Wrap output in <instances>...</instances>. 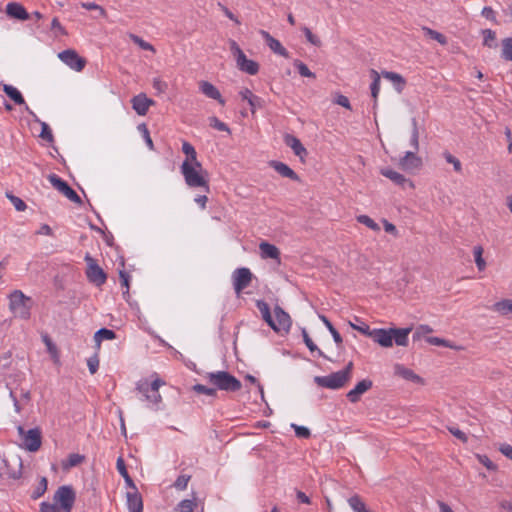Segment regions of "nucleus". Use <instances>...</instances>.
I'll return each mask as SVG.
<instances>
[{
  "label": "nucleus",
  "mask_w": 512,
  "mask_h": 512,
  "mask_svg": "<svg viewBox=\"0 0 512 512\" xmlns=\"http://www.w3.org/2000/svg\"><path fill=\"white\" fill-rule=\"evenodd\" d=\"M422 30L425 33V35L429 36L433 40H436L441 45L447 44V38L443 34L437 32L429 27H423Z\"/></svg>",
  "instance_id": "nucleus-40"
},
{
  "label": "nucleus",
  "mask_w": 512,
  "mask_h": 512,
  "mask_svg": "<svg viewBox=\"0 0 512 512\" xmlns=\"http://www.w3.org/2000/svg\"><path fill=\"white\" fill-rule=\"evenodd\" d=\"M372 387V381L364 379L356 384V386L347 393V398L351 403H356L360 397Z\"/></svg>",
  "instance_id": "nucleus-17"
},
{
  "label": "nucleus",
  "mask_w": 512,
  "mask_h": 512,
  "mask_svg": "<svg viewBox=\"0 0 512 512\" xmlns=\"http://www.w3.org/2000/svg\"><path fill=\"white\" fill-rule=\"evenodd\" d=\"M432 329L428 325H420L413 333V340L420 339L423 335L431 333Z\"/></svg>",
  "instance_id": "nucleus-60"
},
{
  "label": "nucleus",
  "mask_w": 512,
  "mask_h": 512,
  "mask_svg": "<svg viewBox=\"0 0 512 512\" xmlns=\"http://www.w3.org/2000/svg\"><path fill=\"white\" fill-rule=\"evenodd\" d=\"M138 130L142 134V137H143L145 143L147 144L148 148L150 150H153L154 149V144H153V141H152V139L150 137V133H149L147 125L145 123L139 124L138 125Z\"/></svg>",
  "instance_id": "nucleus-46"
},
{
  "label": "nucleus",
  "mask_w": 512,
  "mask_h": 512,
  "mask_svg": "<svg viewBox=\"0 0 512 512\" xmlns=\"http://www.w3.org/2000/svg\"><path fill=\"white\" fill-rule=\"evenodd\" d=\"M501 57L506 61H512V38L508 37L502 40Z\"/></svg>",
  "instance_id": "nucleus-38"
},
{
  "label": "nucleus",
  "mask_w": 512,
  "mask_h": 512,
  "mask_svg": "<svg viewBox=\"0 0 512 512\" xmlns=\"http://www.w3.org/2000/svg\"><path fill=\"white\" fill-rule=\"evenodd\" d=\"M9 310L15 318L28 320L31 316L33 300L21 290H14L8 295Z\"/></svg>",
  "instance_id": "nucleus-3"
},
{
  "label": "nucleus",
  "mask_w": 512,
  "mask_h": 512,
  "mask_svg": "<svg viewBox=\"0 0 512 512\" xmlns=\"http://www.w3.org/2000/svg\"><path fill=\"white\" fill-rule=\"evenodd\" d=\"M422 160L415 152L407 151L399 160V166L405 171H412L420 168Z\"/></svg>",
  "instance_id": "nucleus-15"
},
{
  "label": "nucleus",
  "mask_w": 512,
  "mask_h": 512,
  "mask_svg": "<svg viewBox=\"0 0 512 512\" xmlns=\"http://www.w3.org/2000/svg\"><path fill=\"white\" fill-rule=\"evenodd\" d=\"M116 467H117L119 474L124 478L126 485L131 489H135L136 486L127 471L125 462L122 457H119L117 459Z\"/></svg>",
  "instance_id": "nucleus-30"
},
{
  "label": "nucleus",
  "mask_w": 512,
  "mask_h": 512,
  "mask_svg": "<svg viewBox=\"0 0 512 512\" xmlns=\"http://www.w3.org/2000/svg\"><path fill=\"white\" fill-rule=\"evenodd\" d=\"M193 391L198 394H205L207 396L216 397L217 391L214 387H207L202 384H195L192 387Z\"/></svg>",
  "instance_id": "nucleus-44"
},
{
  "label": "nucleus",
  "mask_w": 512,
  "mask_h": 512,
  "mask_svg": "<svg viewBox=\"0 0 512 512\" xmlns=\"http://www.w3.org/2000/svg\"><path fill=\"white\" fill-rule=\"evenodd\" d=\"M6 13L8 16L18 19V20H27L29 19V14L25 10V8L16 2H10L6 6Z\"/></svg>",
  "instance_id": "nucleus-23"
},
{
  "label": "nucleus",
  "mask_w": 512,
  "mask_h": 512,
  "mask_svg": "<svg viewBox=\"0 0 512 512\" xmlns=\"http://www.w3.org/2000/svg\"><path fill=\"white\" fill-rule=\"evenodd\" d=\"M284 142L293 150L294 154L298 156L301 160L307 156L308 152L306 148L303 146V144L297 137L290 134H286L284 137Z\"/></svg>",
  "instance_id": "nucleus-21"
},
{
  "label": "nucleus",
  "mask_w": 512,
  "mask_h": 512,
  "mask_svg": "<svg viewBox=\"0 0 512 512\" xmlns=\"http://www.w3.org/2000/svg\"><path fill=\"white\" fill-rule=\"evenodd\" d=\"M205 377L216 390L237 392L242 388V383L227 371L209 372Z\"/></svg>",
  "instance_id": "nucleus-4"
},
{
  "label": "nucleus",
  "mask_w": 512,
  "mask_h": 512,
  "mask_svg": "<svg viewBox=\"0 0 512 512\" xmlns=\"http://www.w3.org/2000/svg\"><path fill=\"white\" fill-rule=\"evenodd\" d=\"M115 338H116L115 332L113 330H110L107 328L99 329L94 335V339L98 343H100L103 340H113Z\"/></svg>",
  "instance_id": "nucleus-36"
},
{
  "label": "nucleus",
  "mask_w": 512,
  "mask_h": 512,
  "mask_svg": "<svg viewBox=\"0 0 512 512\" xmlns=\"http://www.w3.org/2000/svg\"><path fill=\"white\" fill-rule=\"evenodd\" d=\"M274 315H275V327L276 329H273L275 332H281V331H289L292 321L291 317L288 313H286L280 306H276L274 308Z\"/></svg>",
  "instance_id": "nucleus-14"
},
{
  "label": "nucleus",
  "mask_w": 512,
  "mask_h": 512,
  "mask_svg": "<svg viewBox=\"0 0 512 512\" xmlns=\"http://www.w3.org/2000/svg\"><path fill=\"white\" fill-rule=\"evenodd\" d=\"M291 427L294 429L295 435L299 438L306 439V438H309L311 435L310 430L305 426H299L296 424H292Z\"/></svg>",
  "instance_id": "nucleus-55"
},
{
  "label": "nucleus",
  "mask_w": 512,
  "mask_h": 512,
  "mask_svg": "<svg viewBox=\"0 0 512 512\" xmlns=\"http://www.w3.org/2000/svg\"><path fill=\"white\" fill-rule=\"evenodd\" d=\"M152 86L159 94L165 93L166 90L168 89V84L160 78H154Z\"/></svg>",
  "instance_id": "nucleus-59"
},
{
  "label": "nucleus",
  "mask_w": 512,
  "mask_h": 512,
  "mask_svg": "<svg viewBox=\"0 0 512 512\" xmlns=\"http://www.w3.org/2000/svg\"><path fill=\"white\" fill-rule=\"evenodd\" d=\"M190 480L189 475H180L174 482V487L178 490H185Z\"/></svg>",
  "instance_id": "nucleus-58"
},
{
  "label": "nucleus",
  "mask_w": 512,
  "mask_h": 512,
  "mask_svg": "<svg viewBox=\"0 0 512 512\" xmlns=\"http://www.w3.org/2000/svg\"><path fill=\"white\" fill-rule=\"evenodd\" d=\"M411 330V328L373 329L370 338L385 348L391 347L393 341L398 346H407Z\"/></svg>",
  "instance_id": "nucleus-1"
},
{
  "label": "nucleus",
  "mask_w": 512,
  "mask_h": 512,
  "mask_svg": "<svg viewBox=\"0 0 512 512\" xmlns=\"http://www.w3.org/2000/svg\"><path fill=\"white\" fill-rule=\"evenodd\" d=\"M127 508L129 512H143V500L140 493L135 489L126 493Z\"/></svg>",
  "instance_id": "nucleus-19"
},
{
  "label": "nucleus",
  "mask_w": 512,
  "mask_h": 512,
  "mask_svg": "<svg viewBox=\"0 0 512 512\" xmlns=\"http://www.w3.org/2000/svg\"><path fill=\"white\" fill-rule=\"evenodd\" d=\"M357 221L359 223L367 226L368 228H370L373 231H379L380 230V226L372 218H370L367 215H359L357 217Z\"/></svg>",
  "instance_id": "nucleus-47"
},
{
  "label": "nucleus",
  "mask_w": 512,
  "mask_h": 512,
  "mask_svg": "<svg viewBox=\"0 0 512 512\" xmlns=\"http://www.w3.org/2000/svg\"><path fill=\"white\" fill-rule=\"evenodd\" d=\"M256 307L260 311L263 320L272 328L276 329L275 327V321L272 318L270 307L264 300H257L256 301Z\"/></svg>",
  "instance_id": "nucleus-26"
},
{
  "label": "nucleus",
  "mask_w": 512,
  "mask_h": 512,
  "mask_svg": "<svg viewBox=\"0 0 512 512\" xmlns=\"http://www.w3.org/2000/svg\"><path fill=\"white\" fill-rule=\"evenodd\" d=\"M493 310L503 315L512 314V300L506 299L496 302L493 305Z\"/></svg>",
  "instance_id": "nucleus-34"
},
{
  "label": "nucleus",
  "mask_w": 512,
  "mask_h": 512,
  "mask_svg": "<svg viewBox=\"0 0 512 512\" xmlns=\"http://www.w3.org/2000/svg\"><path fill=\"white\" fill-rule=\"evenodd\" d=\"M381 174L397 185L404 186L406 183H408L411 187L413 186L412 183L406 179L404 175L392 169H381Z\"/></svg>",
  "instance_id": "nucleus-25"
},
{
  "label": "nucleus",
  "mask_w": 512,
  "mask_h": 512,
  "mask_svg": "<svg viewBox=\"0 0 512 512\" xmlns=\"http://www.w3.org/2000/svg\"><path fill=\"white\" fill-rule=\"evenodd\" d=\"M293 64L297 68L299 74L302 77H308V78H315L316 77L315 74L313 72H311L309 70V68L307 67V65L305 63H303L302 61L296 59Z\"/></svg>",
  "instance_id": "nucleus-43"
},
{
  "label": "nucleus",
  "mask_w": 512,
  "mask_h": 512,
  "mask_svg": "<svg viewBox=\"0 0 512 512\" xmlns=\"http://www.w3.org/2000/svg\"><path fill=\"white\" fill-rule=\"evenodd\" d=\"M5 196L9 199V201L11 202V204L14 206L15 210L18 211V212H22V211H25L26 208H27V205L26 203L21 199L19 198L18 196H15L12 192L10 191H7L5 193Z\"/></svg>",
  "instance_id": "nucleus-35"
},
{
  "label": "nucleus",
  "mask_w": 512,
  "mask_h": 512,
  "mask_svg": "<svg viewBox=\"0 0 512 512\" xmlns=\"http://www.w3.org/2000/svg\"><path fill=\"white\" fill-rule=\"evenodd\" d=\"M47 178L51 185L64 196H66L70 201L76 204L82 203V200L79 197V195L68 185L66 181L61 179L56 174H49Z\"/></svg>",
  "instance_id": "nucleus-12"
},
{
  "label": "nucleus",
  "mask_w": 512,
  "mask_h": 512,
  "mask_svg": "<svg viewBox=\"0 0 512 512\" xmlns=\"http://www.w3.org/2000/svg\"><path fill=\"white\" fill-rule=\"evenodd\" d=\"M131 102L132 108L140 116L146 115L149 107L154 104V101L149 99L145 94H139L137 96H134Z\"/></svg>",
  "instance_id": "nucleus-16"
},
{
  "label": "nucleus",
  "mask_w": 512,
  "mask_h": 512,
  "mask_svg": "<svg viewBox=\"0 0 512 512\" xmlns=\"http://www.w3.org/2000/svg\"><path fill=\"white\" fill-rule=\"evenodd\" d=\"M394 370H395L396 375H398L406 380H411V381H419L420 380V377L418 375H416L411 369H408L401 364H396L394 367Z\"/></svg>",
  "instance_id": "nucleus-31"
},
{
  "label": "nucleus",
  "mask_w": 512,
  "mask_h": 512,
  "mask_svg": "<svg viewBox=\"0 0 512 512\" xmlns=\"http://www.w3.org/2000/svg\"><path fill=\"white\" fill-rule=\"evenodd\" d=\"M253 274L246 267L237 268L232 273L233 288L237 295L246 289L252 282Z\"/></svg>",
  "instance_id": "nucleus-11"
},
{
  "label": "nucleus",
  "mask_w": 512,
  "mask_h": 512,
  "mask_svg": "<svg viewBox=\"0 0 512 512\" xmlns=\"http://www.w3.org/2000/svg\"><path fill=\"white\" fill-rule=\"evenodd\" d=\"M209 124L212 128L218 130V131H223V132H227V133H231V130L230 128L228 127V125L222 121H220L217 117L215 116H212L209 118Z\"/></svg>",
  "instance_id": "nucleus-45"
},
{
  "label": "nucleus",
  "mask_w": 512,
  "mask_h": 512,
  "mask_svg": "<svg viewBox=\"0 0 512 512\" xmlns=\"http://www.w3.org/2000/svg\"><path fill=\"white\" fill-rule=\"evenodd\" d=\"M87 263L86 276L89 282L96 286H102L106 280L107 275L104 270L97 264L96 260L89 254L85 255L84 258Z\"/></svg>",
  "instance_id": "nucleus-10"
},
{
  "label": "nucleus",
  "mask_w": 512,
  "mask_h": 512,
  "mask_svg": "<svg viewBox=\"0 0 512 512\" xmlns=\"http://www.w3.org/2000/svg\"><path fill=\"white\" fill-rule=\"evenodd\" d=\"M196 506L197 504L195 498L184 499L178 503L176 510L179 512H193Z\"/></svg>",
  "instance_id": "nucleus-39"
},
{
  "label": "nucleus",
  "mask_w": 512,
  "mask_h": 512,
  "mask_svg": "<svg viewBox=\"0 0 512 512\" xmlns=\"http://www.w3.org/2000/svg\"><path fill=\"white\" fill-rule=\"evenodd\" d=\"M165 382L157 378L151 383L147 380H141L136 385V391L141 395L140 400L148 402V407L154 411L160 410L159 404L162 402V397L159 393V388Z\"/></svg>",
  "instance_id": "nucleus-2"
},
{
  "label": "nucleus",
  "mask_w": 512,
  "mask_h": 512,
  "mask_svg": "<svg viewBox=\"0 0 512 512\" xmlns=\"http://www.w3.org/2000/svg\"><path fill=\"white\" fill-rule=\"evenodd\" d=\"M229 46L237 68L249 75H256L259 71V64L254 60L248 59L235 40H229Z\"/></svg>",
  "instance_id": "nucleus-6"
},
{
  "label": "nucleus",
  "mask_w": 512,
  "mask_h": 512,
  "mask_svg": "<svg viewBox=\"0 0 512 512\" xmlns=\"http://www.w3.org/2000/svg\"><path fill=\"white\" fill-rule=\"evenodd\" d=\"M352 368L353 363L349 362L343 370L333 372L327 376H316L314 381L320 387L333 390L342 388L351 378Z\"/></svg>",
  "instance_id": "nucleus-5"
},
{
  "label": "nucleus",
  "mask_w": 512,
  "mask_h": 512,
  "mask_svg": "<svg viewBox=\"0 0 512 512\" xmlns=\"http://www.w3.org/2000/svg\"><path fill=\"white\" fill-rule=\"evenodd\" d=\"M370 74H371V78H372V83L370 85L371 96L374 100V107H376L377 98H378V94L380 91L381 79H380L379 73L374 69L371 70Z\"/></svg>",
  "instance_id": "nucleus-29"
},
{
  "label": "nucleus",
  "mask_w": 512,
  "mask_h": 512,
  "mask_svg": "<svg viewBox=\"0 0 512 512\" xmlns=\"http://www.w3.org/2000/svg\"><path fill=\"white\" fill-rule=\"evenodd\" d=\"M47 486H48L47 478L42 477L40 479V482L37 485V487L33 490L32 494H31V498L36 500V499L40 498L41 496H43L47 490Z\"/></svg>",
  "instance_id": "nucleus-41"
},
{
  "label": "nucleus",
  "mask_w": 512,
  "mask_h": 512,
  "mask_svg": "<svg viewBox=\"0 0 512 512\" xmlns=\"http://www.w3.org/2000/svg\"><path fill=\"white\" fill-rule=\"evenodd\" d=\"M182 151L184 154H186L189 161L197 159V152L195 148L187 141H183L182 143Z\"/></svg>",
  "instance_id": "nucleus-51"
},
{
  "label": "nucleus",
  "mask_w": 512,
  "mask_h": 512,
  "mask_svg": "<svg viewBox=\"0 0 512 512\" xmlns=\"http://www.w3.org/2000/svg\"><path fill=\"white\" fill-rule=\"evenodd\" d=\"M382 75L393 83L397 92H402L405 86V80L400 74L391 71H384L382 72Z\"/></svg>",
  "instance_id": "nucleus-28"
},
{
  "label": "nucleus",
  "mask_w": 512,
  "mask_h": 512,
  "mask_svg": "<svg viewBox=\"0 0 512 512\" xmlns=\"http://www.w3.org/2000/svg\"><path fill=\"white\" fill-rule=\"evenodd\" d=\"M260 255L263 259H280V251L279 249L266 241H263L259 244Z\"/></svg>",
  "instance_id": "nucleus-24"
},
{
  "label": "nucleus",
  "mask_w": 512,
  "mask_h": 512,
  "mask_svg": "<svg viewBox=\"0 0 512 512\" xmlns=\"http://www.w3.org/2000/svg\"><path fill=\"white\" fill-rule=\"evenodd\" d=\"M87 365L91 374H95L99 367V359L97 356L90 357L87 360Z\"/></svg>",
  "instance_id": "nucleus-63"
},
{
  "label": "nucleus",
  "mask_w": 512,
  "mask_h": 512,
  "mask_svg": "<svg viewBox=\"0 0 512 512\" xmlns=\"http://www.w3.org/2000/svg\"><path fill=\"white\" fill-rule=\"evenodd\" d=\"M348 504L354 512H370L358 495L350 497L348 499Z\"/></svg>",
  "instance_id": "nucleus-32"
},
{
  "label": "nucleus",
  "mask_w": 512,
  "mask_h": 512,
  "mask_svg": "<svg viewBox=\"0 0 512 512\" xmlns=\"http://www.w3.org/2000/svg\"><path fill=\"white\" fill-rule=\"evenodd\" d=\"M130 39L135 44H137L141 49L155 52V48L153 47V45H151L150 43L146 42L141 37H139V36H137L135 34H130Z\"/></svg>",
  "instance_id": "nucleus-50"
},
{
  "label": "nucleus",
  "mask_w": 512,
  "mask_h": 512,
  "mask_svg": "<svg viewBox=\"0 0 512 512\" xmlns=\"http://www.w3.org/2000/svg\"><path fill=\"white\" fill-rule=\"evenodd\" d=\"M40 512H59V511L56 507V503L51 504L48 502H42L40 504Z\"/></svg>",
  "instance_id": "nucleus-64"
},
{
  "label": "nucleus",
  "mask_w": 512,
  "mask_h": 512,
  "mask_svg": "<svg viewBox=\"0 0 512 512\" xmlns=\"http://www.w3.org/2000/svg\"><path fill=\"white\" fill-rule=\"evenodd\" d=\"M484 41L483 44L487 47H493L496 39L495 32L490 29L483 30Z\"/></svg>",
  "instance_id": "nucleus-53"
},
{
  "label": "nucleus",
  "mask_w": 512,
  "mask_h": 512,
  "mask_svg": "<svg viewBox=\"0 0 512 512\" xmlns=\"http://www.w3.org/2000/svg\"><path fill=\"white\" fill-rule=\"evenodd\" d=\"M260 34L261 36L263 37V39L265 40L266 44L268 45V47L275 53V54H278L280 56H283L285 58H288L289 57V52L287 51L286 48L283 47V45L280 43V41H278L277 39H275L274 37H272L267 31L265 30H261L260 31Z\"/></svg>",
  "instance_id": "nucleus-18"
},
{
  "label": "nucleus",
  "mask_w": 512,
  "mask_h": 512,
  "mask_svg": "<svg viewBox=\"0 0 512 512\" xmlns=\"http://www.w3.org/2000/svg\"><path fill=\"white\" fill-rule=\"evenodd\" d=\"M180 170L187 186L191 188H203L206 192H209L210 187L207 176L195 171L188 162H183Z\"/></svg>",
  "instance_id": "nucleus-7"
},
{
  "label": "nucleus",
  "mask_w": 512,
  "mask_h": 512,
  "mask_svg": "<svg viewBox=\"0 0 512 512\" xmlns=\"http://www.w3.org/2000/svg\"><path fill=\"white\" fill-rule=\"evenodd\" d=\"M443 157L445 158V160L449 163V164H452L453 165V168L456 172L458 173H461L462 172V164L460 162V160L458 158H456L455 156H453L451 153H449L448 151H445L443 153Z\"/></svg>",
  "instance_id": "nucleus-48"
},
{
  "label": "nucleus",
  "mask_w": 512,
  "mask_h": 512,
  "mask_svg": "<svg viewBox=\"0 0 512 512\" xmlns=\"http://www.w3.org/2000/svg\"><path fill=\"white\" fill-rule=\"evenodd\" d=\"M199 89L206 97L216 100L221 105L225 104V100L222 98L220 91L212 83L201 81L199 83Z\"/></svg>",
  "instance_id": "nucleus-20"
},
{
  "label": "nucleus",
  "mask_w": 512,
  "mask_h": 512,
  "mask_svg": "<svg viewBox=\"0 0 512 512\" xmlns=\"http://www.w3.org/2000/svg\"><path fill=\"white\" fill-rule=\"evenodd\" d=\"M53 500L59 505L60 512H71L76 500V494L71 486L63 485L56 490Z\"/></svg>",
  "instance_id": "nucleus-9"
},
{
  "label": "nucleus",
  "mask_w": 512,
  "mask_h": 512,
  "mask_svg": "<svg viewBox=\"0 0 512 512\" xmlns=\"http://www.w3.org/2000/svg\"><path fill=\"white\" fill-rule=\"evenodd\" d=\"M269 165L282 177L289 178L293 181L300 180L296 172L283 162L273 160L269 163Z\"/></svg>",
  "instance_id": "nucleus-22"
},
{
  "label": "nucleus",
  "mask_w": 512,
  "mask_h": 512,
  "mask_svg": "<svg viewBox=\"0 0 512 512\" xmlns=\"http://www.w3.org/2000/svg\"><path fill=\"white\" fill-rule=\"evenodd\" d=\"M85 457L83 455L72 453L68 456V463L67 466L69 467H75L81 464L84 461Z\"/></svg>",
  "instance_id": "nucleus-57"
},
{
  "label": "nucleus",
  "mask_w": 512,
  "mask_h": 512,
  "mask_svg": "<svg viewBox=\"0 0 512 512\" xmlns=\"http://www.w3.org/2000/svg\"><path fill=\"white\" fill-rule=\"evenodd\" d=\"M81 7L86 10H96L99 13V16L104 17L106 15V11L100 5L94 2H81Z\"/></svg>",
  "instance_id": "nucleus-54"
},
{
  "label": "nucleus",
  "mask_w": 512,
  "mask_h": 512,
  "mask_svg": "<svg viewBox=\"0 0 512 512\" xmlns=\"http://www.w3.org/2000/svg\"><path fill=\"white\" fill-rule=\"evenodd\" d=\"M410 145L413 147L415 151L419 149V130L417 121L415 118L412 119V132L410 138Z\"/></svg>",
  "instance_id": "nucleus-42"
},
{
  "label": "nucleus",
  "mask_w": 512,
  "mask_h": 512,
  "mask_svg": "<svg viewBox=\"0 0 512 512\" xmlns=\"http://www.w3.org/2000/svg\"><path fill=\"white\" fill-rule=\"evenodd\" d=\"M320 320L324 323V325L327 327V329L329 330V332L331 333L334 341L337 343V344H341L342 343V337L340 335V333L334 328V326L332 325V323L329 321V319L324 316V315H320L319 316Z\"/></svg>",
  "instance_id": "nucleus-37"
},
{
  "label": "nucleus",
  "mask_w": 512,
  "mask_h": 512,
  "mask_svg": "<svg viewBox=\"0 0 512 512\" xmlns=\"http://www.w3.org/2000/svg\"><path fill=\"white\" fill-rule=\"evenodd\" d=\"M448 430H449V432H450L453 436H455V437H456L457 439H459L460 441H462V442H464V443H465V442H467V436H466V434H465L463 431H461L459 428L454 427V426H451V427H448Z\"/></svg>",
  "instance_id": "nucleus-62"
},
{
  "label": "nucleus",
  "mask_w": 512,
  "mask_h": 512,
  "mask_svg": "<svg viewBox=\"0 0 512 512\" xmlns=\"http://www.w3.org/2000/svg\"><path fill=\"white\" fill-rule=\"evenodd\" d=\"M3 91L17 105H25V100L20 91L12 85L4 84Z\"/></svg>",
  "instance_id": "nucleus-27"
},
{
  "label": "nucleus",
  "mask_w": 512,
  "mask_h": 512,
  "mask_svg": "<svg viewBox=\"0 0 512 512\" xmlns=\"http://www.w3.org/2000/svg\"><path fill=\"white\" fill-rule=\"evenodd\" d=\"M303 32H304L306 39L309 43H311L312 45L317 46V47L321 46L320 39L316 35H314L308 27H304Z\"/></svg>",
  "instance_id": "nucleus-56"
},
{
  "label": "nucleus",
  "mask_w": 512,
  "mask_h": 512,
  "mask_svg": "<svg viewBox=\"0 0 512 512\" xmlns=\"http://www.w3.org/2000/svg\"><path fill=\"white\" fill-rule=\"evenodd\" d=\"M41 123V133H40V137L47 141V142H53L54 141V137H53V134H52V131L49 127V125L46 123V122H40Z\"/></svg>",
  "instance_id": "nucleus-52"
},
{
  "label": "nucleus",
  "mask_w": 512,
  "mask_h": 512,
  "mask_svg": "<svg viewBox=\"0 0 512 512\" xmlns=\"http://www.w3.org/2000/svg\"><path fill=\"white\" fill-rule=\"evenodd\" d=\"M17 431L22 441L21 446L25 450L36 452L40 449L42 445V432L40 428L36 427L26 431L22 426H18Z\"/></svg>",
  "instance_id": "nucleus-8"
},
{
  "label": "nucleus",
  "mask_w": 512,
  "mask_h": 512,
  "mask_svg": "<svg viewBox=\"0 0 512 512\" xmlns=\"http://www.w3.org/2000/svg\"><path fill=\"white\" fill-rule=\"evenodd\" d=\"M43 342L45 343L48 352L54 357H57V348L55 344L52 342L48 335L43 336Z\"/></svg>",
  "instance_id": "nucleus-61"
},
{
  "label": "nucleus",
  "mask_w": 512,
  "mask_h": 512,
  "mask_svg": "<svg viewBox=\"0 0 512 512\" xmlns=\"http://www.w3.org/2000/svg\"><path fill=\"white\" fill-rule=\"evenodd\" d=\"M59 59L71 69L80 72L86 65V60L73 49H67L58 54Z\"/></svg>",
  "instance_id": "nucleus-13"
},
{
  "label": "nucleus",
  "mask_w": 512,
  "mask_h": 512,
  "mask_svg": "<svg viewBox=\"0 0 512 512\" xmlns=\"http://www.w3.org/2000/svg\"><path fill=\"white\" fill-rule=\"evenodd\" d=\"M483 249L481 246L474 247V257H475V263L477 265V268L482 271L486 267L485 260L482 257Z\"/></svg>",
  "instance_id": "nucleus-49"
},
{
  "label": "nucleus",
  "mask_w": 512,
  "mask_h": 512,
  "mask_svg": "<svg viewBox=\"0 0 512 512\" xmlns=\"http://www.w3.org/2000/svg\"><path fill=\"white\" fill-rule=\"evenodd\" d=\"M302 337L305 345L310 350V352H317L319 357L326 358V355L317 347V345L310 338L307 330L302 328Z\"/></svg>",
  "instance_id": "nucleus-33"
}]
</instances>
